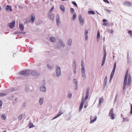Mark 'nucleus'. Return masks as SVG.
<instances>
[{
  "label": "nucleus",
  "mask_w": 132,
  "mask_h": 132,
  "mask_svg": "<svg viewBox=\"0 0 132 132\" xmlns=\"http://www.w3.org/2000/svg\"><path fill=\"white\" fill-rule=\"evenodd\" d=\"M81 75L82 78H86L85 71L84 68H81Z\"/></svg>",
  "instance_id": "f8f14e48"
},
{
  "label": "nucleus",
  "mask_w": 132,
  "mask_h": 132,
  "mask_svg": "<svg viewBox=\"0 0 132 132\" xmlns=\"http://www.w3.org/2000/svg\"><path fill=\"white\" fill-rule=\"evenodd\" d=\"M2 118L4 120H5L6 118L5 115L4 114H2Z\"/></svg>",
  "instance_id": "c9c22d12"
},
{
  "label": "nucleus",
  "mask_w": 132,
  "mask_h": 132,
  "mask_svg": "<svg viewBox=\"0 0 132 132\" xmlns=\"http://www.w3.org/2000/svg\"><path fill=\"white\" fill-rule=\"evenodd\" d=\"M72 96V94H69L68 95V97L70 98Z\"/></svg>",
  "instance_id": "a18cd8bd"
},
{
  "label": "nucleus",
  "mask_w": 132,
  "mask_h": 132,
  "mask_svg": "<svg viewBox=\"0 0 132 132\" xmlns=\"http://www.w3.org/2000/svg\"><path fill=\"white\" fill-rule=\"evenodd\" d=\"M78 87V85H77V86L76 85L75 86V90H77Z\"/></svg>",
  "instance_id": "13d9d810"
},
{
  "label": "nucleus",
  "mask_w": 132,
  "mask_h": 132,
  "mask_svg": "<svg viewBox=\"0 0 132 132\" xmlns=\"http://www.w3.org/2000/svg\"><path fill=\"white\" fill-rule=\"evenodd\" d=\"M106 52L105 50L104 51V53H103V57L102 59L101 66H102L104 63L106 57Z\"/></svg>",
  "instance_id": "1a4fd4ad"
},
{
  "label": "nucleus",
  "mask_w": 132,
  "mask_h": 132,
  "mask_svg": "<svg viewBox=\"0 0 132 132\" xmlns=\"http://www.w3.org/2000/svg\"><path fill=\"white\" fill-rule=\"evenodd\" d=\"M73 73L75 74L76 73V69H73Z\"/></svg>",
  "instance_id": "0e129e2a"
},
{
  "label": "nucleus",
  "mask_w": 132,
  "mask_h": 132,
  "mask_svg": "<svg viewBox=\"0 0 132 132\" xmlns=\"http://www.w3.org/2000/svg\"><path fill=\"white\" fill-rule=\"evenodd\" d=\"M56 19H60L59 15L58 14H57L56 15Z\"/></svg>",
  "instance_id": "3c124183"
},
{
  "label": "nucleus",
  "mask_w": 132,
  "mask_h": 132,
  "mask_svg": "<svg viewBox=\"0 0 132 132\" xmlns=\"http://www.w3.org/2000/svg\"><path fill=\"white\" fill-rule=\"evenodd\" d=\"M77 16L76 14L75 13L74 14L73 16L72 20H75V18H76Z\"/></svg>",
  "instance_id": "e433bc0d"
},
{
  "label": "nucleus",
  "mask_w": 132,
  "mask_h": 132,
  "mask_svg": "<svg viewBox=\"0 0 132 132\" xmlns=\"http://www.w3.org/2000/svg\"><path fill=\"white\" fill-rule=\"evenodd\" d=\"M53 8H54V7L53 6L51 8V9H50V13H51V12L52 11L53 9Z\"/></svg>",
  "instance_id": "09e8293b"
},
{
  "label": "nucleus",
  "mask_w": 132,
  "mask_h": 132,
  "mask_svg": "<svg viewBox=\"0 0 132 132\" xmlns=\"http://www.w3.org/2000/svg\"><path fill=\"white\" fill-rule=\"evenodd\" d=\"M72 67L73 69H76V62L75 61H73V62Z\"/></svg>",
  "instance_id": "a878e982"
},
{
  "label": "nucleus",
  "mask_w": 132,
  "mask_h": 132,
  "mask_svg": "<svg viewBox=\"0 0 132 132\" xmlns=\"http://www.w3.org/2000/svg\"><path fill=\"white\" fill-rule=\"evenodd\" d=\"M19 8L21 9H22L23 8V7L21 6H19Z\"/></svg>",
  "instance_id": "774afa93"
},
{
  "label": "nucleus",
  "mask_w": 132,
  "mask_h": 132,
  "mask_svg": "<svg viewBox=\"0 0 132 132\" xmlns=\"http://www.w3.org/2000/svg\"><path fill=\"white\" fill-rule=\"evenodd\" d=\"M31 19L29 20V21L30 22H32V23H33L35 21V15L34 14H31Z\"/></svg>",
  "instance_id": "2eb2a0df"
},
{
  "label": "nucleus",
  "mask_w": 132,
  "mask_h": 132,
  "mask_svg": "<svg viewBox=\"0 0 132 132\" xmlns=\"http://www.w3.org/2000/svg\"><path fill=\"white\" fill-rule=\"evenodd\" d=\"M84 61L83 60H82L81 61V68H84Z\"/></svg>",
  "instance_id": "4c0bfd02"
},
{
  "label": "nucleus",
  "mask_w": 132,
  "mask_h": 132,
  "mask_svg": "<svg viewBox=\"0 0 132 132\" xmlns=\"http://www.w3.org/2000/svg\"><path fill=\"white\" fill-rule=\"evenodd\" d=\"M60 9L63 12L65 11V8L63 5H61L60 6Z\"/></svg>",
  "instance_id": "b1692460"
},
{
  "label": "nucleus",
  "mask_w": 132,
  "mask_h": 132,
  "mask_svg": "<svg viewBox=\"0 0 132 132\" xmlns=\"http://www.w3.org/2000/svg\"><path fill=\"white\" fill-rule=\"evenodd\" d=\"M109 115L111 119H114V117L113 113V109H112L111 110Z\"/></svg>",
  "instance_id": "9b49d317"
},
{
  "label": "nucleus",
  "mask_w": 132,
  "mask_h": 132,
  "mask_svg": "<svg viewBox=\"0 0 132 132\" xmlns=\"http://www.w3.org/2000/svg\"><path fill=\"white\" fill-rule=\"evenodd\" d=\"M29 128H32L34 127V126L32 123H29Z\"/></svg>",
  "instance_id": "f704fd0d"
},
{
  "label": "nucleus",
  "mask_w": 132,
  "mask_h": 132,
  "mask_svg": "<svg viewBox=\"0 0 132 132\" xmlns=\"http://www.w3.org/2000/svg\"><path fill=\"white\" fill-rule=\"evenodd\" d=\"M108 23H103V25L104 26H107L108 25Z\"/></svg>",
  "instance_id": "4d7b16f0"
},
{
  "label": "nucleus",
  "mask_w": 132,
  "mask_h": 132,
  "mask_svg": "<svg viewBox=\"0 0 132 132\" xmlns=\"http://www.w3.org/2000/svg\"><path fill=\"white\" fill-rule=\"evenodd\" d=\"M103 22L105 23L107 21V20L105 19H103Z\"/></svg>",
  "instance_id": "bf43d9fd"
},
{
  "label": "nucleus",
  "mask_w": 132,
  "mask_h": 132,
  "mask_svg": "<svg viewBox=\"0 0 132 132\" xmlns=\"http://www.w3.org/2000/svg\"><path fill=\"white\" fill-rule=\"evenodd\" d=\"M49 39L50 41L52 42H54L56 41V39L52 36L50 37Z\"/></svg>",
  "instance_id": "aec40b11"
},
{
  "label": "nucleus",
  "mask_w": 132,
  "mask_h": 132,
  "mask_svg": "<svg viewBox=\"0 0 132 132\" xmlns=\"http://www.w3.org/2000/svg\"><path fill=\"white\" fill-rule=\"evenodd\" d=\"M113 77L110 76V79L109 81V82H110L111 80H112Z\"/></svg>",
  "instance_id": "680f3d73"
},
{
  "label": "nucleus",
  "mask_w": 132,
  "mask_h": 132,
  "mask_svg": "<svg viewBox=\"0 0 132 132\" xmlns=\"http://www.w3.org/2000/svg\"><path fill=\"white\" fill-rule=\"evenodd\" d=\"M47 66L48 69L50 70L53 69L54 68L53 66H50V65L48 64L47 65Z\"/></svg>",
  "instance_id": "c756f323"
},
{
  "label": "nucleus",
  "mask_w": 132,
  "mask_h": 132,
  "mask_svg": "<svg viewBox=\"0 0 132 132\" xmlns=\"http://www.w3.org/2000/svg\"><path fill=\"white\" fill-rule=\"evenodd\" d=\"M18 34H19V32H18V31H16L14 32V35H16Z\"/></svg>",
  "instance_id": "5fc2aeb1"
},
{
  "label": "nucleus",
  "mask_w": 132,
  "mask_h": 132,
  "mask_svg": "<svg viewBox=\"0 0 132 132\" xmlns=\"http://www.w3.org/2000/svg\"><path fill=\"white\" fill-rule=\"evenodd\" d=\"M103 102V97L100 98L99 99V103L98 105L100 106L101 103H102Z\"/></svg>",
  "instance_id": "412c9836"
},
{
  "label": "nucleus",
  "mask_w": 132,
  "mask_h": 132,
  "mask_svg": "<svg viewBox=\"0 0 132 132\" xmlns=\"http://www.w3.org/2000/svg\"><path fill=\"white\" fill-rule=\"evenodd\" d=\"M90 123H94L96 120L97 116H91L90 117Z\"/></svg>",
  "instance_id": "9d476101"
},
{
  "label": "nucleus",
  "mask_w": 132,
  "mask_h": 132,
  "mask_svg": "<svg viewBox=\"0 0 132 132\" xmlns=\"http://www.w3.org/2000/svg\"><path fill=\"white\" fill-rule=\"evenodd\" d=\"M130 113L131 114H132V104L131 105V106Z\"/></svg>",
  "instance_id": "6e6d98bb"
},
{
  "label": "nucleus",
  "mask_w": 132,
  "mask_h": 132,
  "mask_svg": "<svg viewBox=\"0 0 132 132\" xmlns=\"http://www.w3.org/2000/svg\"><path fill=\"white\" fill-rule=\"evenodd\" d=\"M5 9L7 11H9L10 12L12 11L11 7L9 5H7L5 7Z\"/></svg>",
  "instance_id": "6ab92c4d"
},
{
  "label": "nucleus",
  "mask_w": 132,
  "mask_h": 132,
  "mask_svg": "<svg viewBox=\"0 0 132 132\" xmlns=\"http://www.w3.org/2000/svg\"><path fill=\"white\" fill-rule=\"evenodd\" d=\"M128 72L127 70L126 71L124 78V80L123 86V90H124L125 88L126 85L127 84V78L128 76Z\"/></svg>",
  "instance_id": "7ed1b4c3"
},
{
  "label": "nucleus",
  "mask_w": 132,
  "mask_h": 132,
  "mask_svg": "<svg viewBox=\"0 0 132 132\" xmlns=\"http://www.w3.org/2000/svg\"><path fill=\"white\" fill-rule=\"evenodd\" d=\"M100 33L99 32V31L98 30L97 32V39H99L100 38Z\"/></svg>",
  "instance_id": "c85d7f7f"
},
{
  "label": "nucleus",
  "mask_w": 132,
  "mask_h": 132,
  "mask_svg": "<svg viewBox=\"0 0 132 132\" xmlns=\"http://www.w3.org/2000/svg\"><path fill=\"white\" fill-rule=\"evenodd\" d=\"M88 31L87 30H86L85 31V40H87L88 38Z\"/></svg>",
  "instance_id": "5701e85b"
},
{
  "label": "nucleus",
  "mask_w": 132,
  "mask_h": 132,
  "mask_svg": "<svg viewBox=\"0 0 132 132\" xmlns=\"http://www.w3.org/2000/svg\"><path fill=\"white\" fill-rule=\"evenodd\" d=\"M116 68H114V67H113V69L112 70V71L113 72H114L115 71V70Z\"/></svg>",
  "instance_id": "052dcab7"
},
{
  "label": "nucleus",
  "mask_w": 132,
  "mask_h": 132,
  "mask_svg": "<svg viewBox=\"0 0 132 132\" xmlns=\"http://www.w3.org/2000/svg\"><path fill=\"white\" fill-rule=\"evenodd\" d=\"M51 13H48V18L51 20L52 21H53L54 20V16L53 14H51Z\"/></svg>",
  "instance_id": "ddd939ff"
},
{
  "label": "nucleus",
  "mask_w": 132,
  "mask_h": 132,
  "mask_svg": "<svg viewBox=\"0 0 132 132\" xmlns=\"http://www.w3.org/2000/svg\"><path fill=\"white\" fill-rule=\"evenodd\" d=\"M79 20L80 23V24L83 26L84 22V18L82 19V16L81 14H79L78 16Z\"/></svg>",
  "instance_id": "0eeeda50"
},
{
  "label": "nucleus",
  "mask_w": 132,
  "mask_h": 132,
  "mask_svg": "<svg viewBox=\"0 0 132 132\" xmlns=\"http://www.w3.org/2000/svg\"><path fill=\"white\" fill-rule=\"evenodd\" d=\"M22 118V114H20L18 117V119L20 120H21Z\"/></svg>",
  "instance_id": "ea45409f"
},
{
  "label": "nucleus",
  "mask_w": 132,
  "mask_h": 132,
  "mask_svg": "<svg viewBox=\"0 0 132 132\" xmlns=\"http://www.w3.org/2000/svg\"><path fill=\"white\" fill-rule=\"evenodd\" d=\"M56 68L55 72L56 76L58 77H59L61 75L60 68V67H58L57 66L56 67Z\"/></svg>",
  "instance_id": "20e7f679"
},
{
  "label": "nucleus",
  "mask_w": 132,
  "mask_h": 132,
  "mask_svg": "<svg viewBox=\"0 0 132 132\" xmlns=\"http://www.w3.org/2000/svg\"><path fill=\"white\" fill-rule=\"evenodd\" d=\"M114 72L112 71V72L111 73V74L110 76L113 77L114 75Z\"/></svg>",
  "instance_id": "8fccbe9b"
},
{
  "label": "nucleus",
  "mask_w": 132,
  "mask_h": 132,
  "mask_svg": "<svg viewBox=\"0 0 132 132\" xmlns=\"http://www.w3.org/2000/svg\"><path fill=\"white\" fill-rule=\"evenodd\" d=\"M7 95V94L6 93H0V96H5Z\"/></svg>",
  "instance_id": "2f4dec72"
},
{
  "label": "nucleus",
  "mask_w": 132,
  "mask_h": 132,
  "mask_svg": "<svg viewBox=\"0 0 132 132\" xmlns=\"http://www.w3.org/2000/svg\"><path fill=\"white\" fill-rule=\"evenodd\" d=\"M88 14H95V12L93 11H88Z\"/></svg>",
  "instance_id": "7c9ffc66"
},
{
  "label": "nucleus",
  "mask_w": 132,
  "mask_h": 132,
  "mask_svg": "<svg viewBox=\"0 0 132 132\" xmlns=\"http://www.w3.org/2000/svg\"><path fill=\"white\" fill-rule=\"evenodd\" d=\"M106 84H107V83L104 82V84H103V86L104 87H105L106 86Z\"/></svg>",
  "instance_id": "e2e57ef3"
},
{
  "label": "nucleus",
  "mask_w": 132,
  "mask_h": 132,
  "mask_svg": "<svg viewBox=\"0 0 132 132\" xmlns=\"http://www.w3.org/2000/svg\"><path fill=\"white\" fill-rule=\"evenodd\" d=\"M28 70L29 75L32 76H37L39 74V73L37 72L36 71L34 70Z\"/></svg>",
  "instance_id": "39448f33"
},
{
  "label": "nucleus",
  "mask_w": 132,
  "mask_h": 132,
  "mask_svg": "<svg viewBox=\"0 0 132 132\" xmlns=\"http://www.w3.org/2000/svg\"><path fill=\"white\" fill-rule=\"evenodd\" d=\"M73 82L75 83V85L77 86V80L76 79H74L73 80Z\"/></svg>",
  "instance_id": "72a5a7b5"
},
{
  "label": "nucleus",
  "mask_w": 132,
  "mask_h": 132,
  "mask_svg": "<svg viewBox=\"0 0 132 132\" xmlns=\"http://www.w3.org/2000/svg\"><path fill=\"white\" fill-rule=\"evenodd\" d=\"M105 10L107 12H108L109 13H110V11L109 10H108L107 9H105Z\"/></svg>",
  "instance_id": "603ef678"
},
{
  "label": "nucleus",
  "mask_w": 132,
  "mask_h": 132,
  "mask_svg": "<svg viewBox=\"0 0 132 132\" xmlns=\"http://www.w3.org/2000/svg\"><path fill=\"white\" fill-rule=\"evenodd\" d=\"M75 10L74 9L72 8H70V12L71 13H73L74 12Z\"/></svg>",
  "instance_id": "a19ab883"
},
{
  "label": "nucleus",
  "mask_w": 132,
  "mask_h": 132,
  "mask_svg": "<svg viewBox=\"0 0 132 132\" xmlns=\"http://www.w3.org/2000/svg\"><path fill=\"white\" fill-rule=\"evenodd\" d=\"M129 121L128 119L126 118H123V121Z\"/></svg>",
  "instance_id": "c03bdc74"
},
{
  "label": "nucleus",
  "mask_w": 132,
  "mask_h": 132,
  "mask_svg": "<svg viewBox=\"0 0 132 132\" xmlns=\"http://www.w3.org/2000/svg\"><path fill=\"white\" fill-rule=\"evenodd\" d=\"M26 104L25 103H24L22 105L24 106H26Z\"/></svg>",
  "instance_id": "338daca9"
},
{
  "label": "nucleus",
  "mask_w": 132,
  "mask_h": 132,
  "mask_svg": "<svg viewBox=\"0 0 132 132\" xmlns=\"http://www.w3.org/2000/svg\"><path fill=\"white\" fill-rule=\"evenodd\" d=\"M15 22L14 21H12L11 23L9 24V26L11 29H12L15 25Z\"/></svg>",
  "instance_id": "dca6fc26"
},
{
  "label": "nucleus",
  "mask_w": 132,
  "mask_h": 132,
  "mask_svg": "<svg viewBox=\"0 0 132 132\" xmlns=\"http://www.w3.org/2000/svg\"><path fill=\"white\" fill-rule=\"evenodd\" d=\"M59 44H57L55 46V47L59 49H61V47L64 48L65 47V44L63 43L62 40L61 39H60L58 40Z\"/></svg>",
  "instance_id": "f03ea898"
},
{
  "label": "nucleus",
  "mask_w": 132,
  "mask_h": 132,
  "mask_svg": "<svg viewBox=\"0 0 132 132\" xmlns=\"http://www.w3.org/2000/svg\"><path fill=\"white\" fill-rule=\"evenodd\" d=\"M17 90L16 88H12L9 89V91L10 92H13L16 91Z\"/></svg>",
  "instance_id": "cd10ccee"
},
{
  "label": "nucleus",
  "mask_w": 132,
  "mask_h": 132,
  "mask_svg": "<svg viewBox=\"0 0 132 132\" xmlns=\"http://www.w3.org/2000/svg\"><path fill=\"white\" fill-rule=\"evenodd\" d=\"M45 85V84L44 83V84L40 87V89L41 91L43 92H45L46 91V90Z\"/></svg>",
  "instance_id": "4468645a"
},
{
  "label": "nucleus",
  "mask_w": 132,
  "mask_h": 132,
  "mask_svg": "<svg viewBox=\"0 0 132 132\" xmlns=\"http://www.w3.org/2000/svg\"><path fill=\"white\" fill-rule=\"evenodd\" d=\"M117 96H118V94H117L116 95L115 98L114 99V103H115L116 102V101H117Z\"/></svg>",
  "instance_id": "79ce46f5"
},
{
  "label": "nucleus",
  "mask_w": 132,
  "mask_h": 132,
  "mask_svg": "<svg viewBox=\"0 0 132 132\" xmlns=\"http://www.w3.org/2000/svg\"><path fill=\"white\" fill-rule=\"evenodd\" d=\"M122 4L128 7L132 6V2L131 3L130 2L127 1L124 2Z\"/></svg>",
  "instance_id": "6e6552de"
},
{
  "label": "nucleus",
  "mask_w": 132,
  "mask_h": 132,
  "mask_svg": "<svg viewBox=\"0 0 132 132\" xmlns=\"http://www.w3.org/2000/svg\"><path fill=\"white\" fill-rule=\"evenodd\" d=\"M68 44L69 46H71L72 43V40L71 39H70L68 40Z\"/></svg>",
  "instance_id": "bb28decb"
},
{
  "label": "nucleus",
  "mask_w": 132,
  "mask_h": 132,
  "mask_svg": "<svg viewBox=\"0 0 132 132\" xmlns=\"http://www.w3.org/2000/svg\"><path fill=\"white\" fill-rule=\"evenodd\" d=\"M56 20L57 22V25L59 26L60 22V19H56Z\"/></svg>",
  "instance_id": "473e14b6"
},
{
  "label": "nucleus",
  "mask_w": 132,
  "mask_h": 132,
  "mask_svg": "<svg viewBox=\"0 0 132 132\" xmlns=\"http://www.w3.org/2000/svg\"><path fill=\"white\" fill-rule=\"evenodd\" d=\"M104 2L108 3H110L108 0H103Z\"/></svg>",
  "instance_id": "864d4df0"
},
{
  "label": "nucleus",
  "mask_w": 132,
  "mask_h": 132,
  "mask_svg": "<svg viewBox=\"0 0 132 132\" xmlns=\"http://www.w3.org/2000/svg\"><path fill=\"white\" fill-rule=\"evenodd\" d=\"M28 70H24L22 71L19 73V74L21 75H23L25 76H27L29 75V73H28Z\"/></svg>",
  "instance_id": "423d86ee"
},
{
  "label": "nucleus",
  "mask_w": 132,
  "mask_h": 132,
  "mask_svg": "<svg viewBox=\"0 0 132 132\" xmlns=\"http://www.w3.org/2000/svg\"><path fill=\"white\" fill-rule=\"evenodd\" d=\"M63 113L61 112L60 111L56 115L54 118H53L52 120L54 119H55L58 118L59 117L60 115L62 114Z\"/></svg>",
  "instance_id": "a211bd4d"
},
{
  "label": "nucleus",
  "mask_w": 132,
  "mask_h": 132,
  "mask_svg": "<svg viewBox=\"0 0 132 132\" xmlns=\"http://www.w3.org/2000/svg\"><path fill=\"white\" fill-rule=\"evenodd\" d=\"M128 33L131 35V36H132V31H131L129 30L128 32Z\"/></svg>",
  "instance_id": "49530a36"
},
{
  "label": "nucleus",
  "mask_w": 132,
  "mask_h": 132,
  "mask_svg": "<svg viewBox=\"0 0 132 132\" xmlns=\"http://www.w3.org/2000/svg\"><path fill=\"white\" fill-rule=\"evenodd\" d=\"M131 81V78L130 75H129L128 76V81L127 84V86H130Z\"/></svg>",
  "instance_id": "f3484780"
},
{
  "label": "nucleus",
  "mask_w": 132,
  "mask_h": 132,
  "mask_svg": "<svg viewBox=\"0 0 132 132\" xmlns=\"http://www.w3.org/2000/svg\"><path fill=\"white\" fill-rule=\"evenodd\" d=\"M19 27L21 31H23L24 29V27L23 24H19Z\"/></svg>",
  "instance_id": "393cba45"
},
{
  "label": "nucleus",
  "mask_w": 132,
  "mask_h": 132,
  "mask_svg": "<svg viewBox=\"0 0 132 132\" xmlns=\"http://www.w3.org/2000/svg\"><path fill=\"white\" fill-rule=\"evenodd\" d=\"M44 98L42 97H40L39 100V103L40 105H41L43 103Z\"/></svg>",
  "instance_id": "4be33fe9"
},
{
  "label": "nucleus",
  "mask_w": 132,
  "mask_h": 132,
  "mask_svg": "<svg viewBox=\"0 0 132 132\" xmlns=\"http://www.w3.org/2000/svg\"><path fill=\"white\" fill-rule=\"evenodd\" d=\"M107 76H106L105 77V79L104 81V83H107Z\"/></svg>",
  "instance_id": "37998d69"
},
{
  "label": "nucleus",
  "mask_w": 132,
  "mask_h": 132,
  "mask_svg": "<svg viewBox=\"0 0 132 132\" xmlns=\"http://www.w3.org/2000/svg\"><path fill=\"white\" fill-rule=\"evenodd\" d=\"M89 91V88H87L86 90L85 97L84 98H82L81 101V104L79 108V111H80L82 109L83 107L84 103L87 99L88 97Z\"/></svg>",
  "instance_id": "f257e3e1"
},
{
  "label": "nucleus",
  "mask_w": 132,
  "mask_h": 132,
  "mask_svg": "<svg viewBox=\"0 0 132 132\" xmlns=\"http://www.w3.org/2000/svg\"><path fill=\"white\" fill-rule=\"evenodd\" d=\"M72 3L73 4L75 5L76 7H78L77 5L75 2H72Z\"/></svg>",
  "instance_id": "58836bf2"
},
{
  "label": "nucleus",
  "mask_w": 132,
  "mask_h": 132,
  "mask_svg": "<svg viewBox=\"0 0 132 132\" xmlns=\"http://www.w3.org/2000/svg\"><path fill=\"white\" fill-rule=\"evenodd\" d=\"M2 101L1 100H0V108H1V107L2 106Z\"/></svg>",
  "instance_id": "de8ad7c7"
},
{
  "label": "nucleus",
  "mask_w": 132,
  "mask_h": 132,
  "mask_svg": "<svg viewBox=\"0 0 132 132\" xmlns=\"http://www.w3.org/2000/svg\"><path fill=\"white\" fill-rule=\"evenodd\" d=\"M116 62H115L114 64L113 67H114V68H116Z\"/></svg>",
  "instance_id": "69168bd1"
}]
</instances>
